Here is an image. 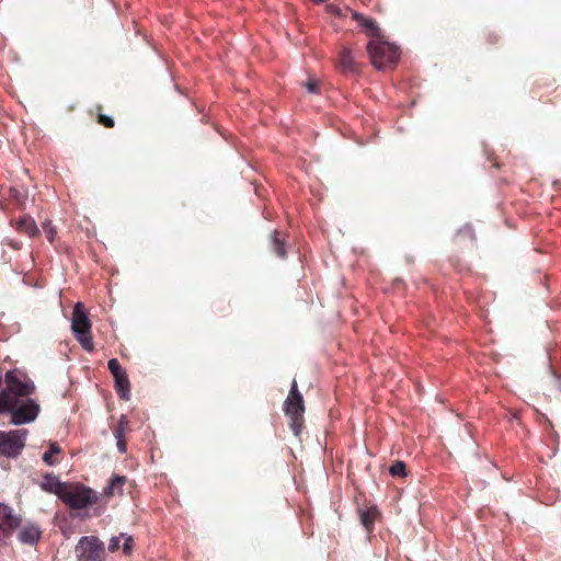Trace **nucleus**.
<instances>
[{
  "instance_id": "f257e3e1",
  "label": "nucleus",
  "mask_w": 561,
  "mask_h": 561,
  "mask_svg": "<svg viewBox=\"0 0 561 561\" xmlns=\"http://www.w3.org/2000/svg\"><path fill=\"white\" fill-rule=\"evenodd\" d=\"M71 330L76 340L80 343L82 348L87 352L94 350L93 336L91 333V321L89 314L84 309V305L78 301L72 310Z\"/></svg>"
},
{
  "instance_id": "f03ea898",
  "label": "nucleus",
  "mask_w": 561,
  "mask_h": 561,
  "mask_svg": "<svg viewBox=\"0 0 561 561\" xmlns=\"http://www.w3.org/2000/svg\"><path fill=\"white\" fill-rule=\"evenodd\" d=\"M60 500L71 510H83L96 503L99 494L83 484L68 483Z\"/></svg>"
},
{
  "instance_id": "7ed1b4c3",
  "label": "nucleus",
  "mask_w": 561,
  "mask_h": 561,
  "mask_svg": "<svg viewBox=\"0 0 561 561\" xmlns=\"http://www.w3.org/2000/svg\"><path fill=\"white\" fill-rule=\"evenodd\" d=\"M367 50L374 67L378 70H382L387 65L396 64L400 57L399 47L381 38L370 41L367 44Z\"/></svg>"
},
{
  "instance_id": "20e7f679",
  "label": "nucleus",
  "mask_w": 561,
  "mask_h": 561,
  "mask_svg": "<svg viewBox=\"0 0 561 561\" xmlns=\"http://www.w3.org/2000/svg\"><path fill=\"white\" fill-rule=\"evenodd\" d=\"M41 411L39 404L31 398H15L12 407H10V423L13 425H24L36 420Z\"/></svg>"
},
{
  "instance_id": "39448f33",
  "label": "nucleus",
  "mask_w": 561,
  "mask_h": 561,
  "mask_svg": "<svg viewBox=\"0 0 561 561\" xmlns=\"http://www.w3.org/2000/svg\"><path fill=\"white\" fill-rule=\"evenodd\" d=\"M27 430L0 431V455L16 458L21 455L27 436Z\"/></svg>"
},
{
  "instance_id": "423d86ee",
  "label": "nucleus",
  "mask_w": 561,
  "mask_h": 561,
  "mask_svg": "<svg viewBox=\"0 0 561 561\" xmlns=\"http://www.w3.org/2000/svg\"><path fill=\"white\" fill-rule=\"evenodd\" d=\"M78 561H102L104 543L95 536H83L75 547Z\"/></svg>"
},
{
  "instance_id": "0eeeda50",
  "label": "nucleus",
  "mask_w": 561,
  "mask_h": 561,
  "mask_svg": "<svg viewBox=\"0 0 561 561\" xmlns=\"http://www.w3.org/2000/svg\"><path fill=\"white\" fill-rule=\"evenodd\" d=\"M21 525V518L13 514V510L0 503V547L7 543L13 531Z\"/></svg>"
},
{
  "instance_id": "6e6552de",
  "label": "nucleus",
  "mask_w": 561,
  "mask_h": 561,
  "mask_svg": "<svg viewBox=\"0 0 561 561\" xmlns=\"http://www.w3.org/2000/svg\"><path fill=\"white\" fill-rule=\"evenodd\" d=\"M8 390L18 397H27L35 391V383L28 377L20 379L14 370L5 374Z\"/></svg>"
},
{
  "instance_id": "1a4fd4ad",
  "label": "nucleus",
  "mask_w": 561,
  "mask_h": 561,
  "mask_svg": "<svg viewBox=\"0 0 561 561\" xmlns=\"http://www.w3.org/2000/svg\"><path fill=\"white\" fill-rule=\"evenodd\" d=\"M68 483L59 480L57 476L53 472H47L43 476V481L41 482V488L43 491L47 493H51L61 497L64 491L67 489Z\"/></svg>"
},
{
  "instance_id": "9d476101",
  "label": "nucleus",
  "mask_w": 561,
  "mask_h": 561,
  "mask_svg": "<svg viewBox=\"0 0 561 561\" xmlns=\"http://www.w3.org/2000/svg\"><path fill=\"white\" fill-rule=\"evenodd\" d=\"M42 537L41 528L35 523L25 524L18 533V539L23 545L34 546Z\"/></svg>"
},
{
  "instance_id": "9b49d317",
  "label": "nucleus",
  "mask_w": 561,
  "mask_h": 561,
  "mask_svg": "<svg viewBox=\"0 0 561 561\" xmlns=\"http://www.w3.org/2000/svg\"><path fill=\"white\" fill-rule=\"evenodd\" d=\"M284 411L288 416H302L305 412L302 396H288L284 403Z\"/></svg>"
},
{
  "instance_id": "f8f14e48",
  "label": "nucleus",
  "mask_w": 561,
  "mask_h": 561,
  "mask_svg": "<svg viewBox=\"0 0 561 561\" xmlns=\"http://www.w3.org/2000/svg\"><path fill=\"white\" fill-rule=\"evenodd\" d=\"M353 19L356 20L362 27H364L371 37H374V41H377L381 38V31L378 26V24L369 18H365L363 14L358 12L353 13Z\"/></svg>"
},
{
  "instance_id": "ddd939ff",
  "label": "nucleus",
  "mask_w": 561,
  "mask_h": 561,
  "mask_svg": "<svg viewBox=\"0 0 561 561\" xmlns=\"http://www.w3.org/2000/svg\"><path fill=\"white\" fill-rule=\"evenodd\" d=\"M114 388L119 399L124 401L130 399V382L127 374L114 378Z\"/></svg>"
},
{
  "instance_id": "4468645a",
  "label": "nucleus",
  "mask_w": 561,
  "mask_h": 561,
  "mask_svg": "<svg viewBox=\"0 0 561 561\" xmlns=\"http://www.w3.org/2000/svg\"><path fill=\"white\" fill-rule=\"evenodd\" d=\"M359 520L363 527L370 533L374 528L375 519L378 515L376 507L358 508Z\"/></svg>"
},
{
  "instance_id": "2eb2a0df",
  "label": "nucleus",
  "mask_w": 561,
  "mask_h": 561,
  "mask_svg": "<svg viewBox=\"0 0 561 561\" xmlns=\"http://www.w3.org/2000/svg\"><path fill=\"white\" fill-rule=\"evenodd\" d=\"M339 66L344 72H355L356 66L354 62L352 50L348 48H344L339 58Z\"/></svg>"
},
{
  "instance_id": "dca6fc26",
  "label": "nucleus",
  "mask_w": 561,
  "mask_h": 561,
  "mask_svg": "<svg viewBox=\"0 0 561 561\" xmlns=\"http://www.w3.org/2000/svg\"><path fill=\"white\" fill-rule=\"evenodd\" d=\"M61 453V448L58 446L56 442H48V449L43 454L42 460L49 467L56 465V461L53 459L54 455H59Z\"/></svg>"
},
{
  "instance_id": "f3484780",
  "label": "nucleus",
  "mask_w": 561,
  "mask_h": 561,
  "mask_svg": "<svg viewBox=\"0 0 561 561\" xmlns=\"http://www.w3.org/2000/svg\"><path fill=\"white\" fill-rule=\"evenodd\" d=\"M125 481H126V478L124 476L113 474L108 479L107 484L104 486L103 493L107 496L113 495L114 490L116 488H122L123 484L125 483Z\"/></svg>"
},
{
  "instance_id": "a211bd4d",
  "label": "nucleus",
  "mask_w": 561,
  "mask_h": 561,
  "mask_svg": "<svg viewBox=\"0 0 561 561\" xmlns=\"http://www.w3.org/2000/svg\"><path fill=\"white\" fill-rule=\"evenodd\" d=\"M18 228L30 237L38 232L35 221L31 217H23L18 221Z\"/></svg>"
},
{
  "instance_id": "6ab92c4d",
  "label": "nucleus",
  "mask_w": 561,
  "mask_h": 561,
  "mask_svg": "<svg viewBox=\"0 0 561 561\" xmlns=\"http://www.w3.org/2000/svg\"><path fill=\"white\" fill-rule=\"evenodd\" d=\"M389 473L392 477H405L407 476V466L401 460L393 461L389 467Z\"/></svg>"
},
{
  "instance_id": "aec40b11",
  "label": "nucleus",
  "mask_w": 561,
  "mask_h": 561,
  "mask_svg": "<svg viewBox=\"0 0 561 561\" xmlns=\"http://www.w3.org/2000/svg\"><path fill=\"white\" fill-rule=\"evenodd\" d=\"M272 245L276 255L280 259L286 257V250L284 243L278 239V232L275 230L272 234Z\"/></svg>"
},
{
  "instance_id": "412c9836",
  "label": "nucleus",
  "mask_w": 561,
  "mask_h": 561,
  "mask_svg": "<svg viewBox=\"0 0 561 561\" xmlns=\"http://www.w3.org/2000/svg\"><path fill=\"white\" fill-rule=\"evenodd\" d=\"M14 399L5 391L0 392V414L4 412L10 413V407H12Z\"/></svg>"
},
{
  "instance_id": "4be33fe9",
  "label": "nucleus",
  "mask_w": 561,
  "mask_h": 561,
  "mask_svg": "<svg viewBox=\"0 0 561 561\" xmlns=\"http://www.w3.org/2000/svg\"><path fill=\"white\" fill-rule=\"evenodd\" d=\"M107 368L115 378L116 376H121L123 374H126V371L123 369L119 360L117 358H111L107 362Z\"/></svg>"
},
{
  "instance_id": "5701e85b",
  "label": "nucleus",
  "mask_w": 561,
  "mask_h": 561,
  "mask_svg": "<svg viewBox=\"0 0 561 561\" xmlns=\"http://www.w3.org/2000/svg\"><path fill=\"white\" fill-rule=\"evenodd\" d=\"M290 417V430L293 431L294 435L298 437L302 430V421L304 416H289Z\"/></svg>"
},
{
  "instance_id": "b1692460",
  "label": "nucleus",
  "mask_w": 561,
  "mask_h": 561,
  "mask_svg": "<svg viewBox=\"0 0 561 561\" xmlns=\"http://www.w3.org/2000/svg\"><path fill=\"white\" fill-rule=\"evenodd\" d=\"M121 537L124 538L123 552L125 554H130L133 551V546H134L133 536L127 535L126 533H121Z\"/></svg>"
},
{
  "instance_id": "393cba45",
  "label": "nucleus",
  "mask_w": 561,
  "mask_h": 561,
  "mask_svg": "<svg viewBox=\"0 0 561 561\" xmlns=\"http://www.w3.org/2000/svg\"><path fill=\"white\" fill-rule=\"evenodd\" d=\"M126 423H127L126 416L122 415L119 421H118V424H117L116 428L114 430V436H115L116 439H119V438L123 437L124 425Z\"/></svg>"
},
{
  "instance_id": "a878e982",
  "label": "nucleus",
  "mask_w": 561,
  "mask_h": 561,
  "mask_svg": "<svg viewBox=\"0 0 561 561\" xmlns=\"http://www.w3.org/2000/svg\"><path fill=\"white\" fill-rule=\"evenodd\" d=\"M98 123L103 125V126H105V127H107V128L114 126L113 117H111L108 115H105V114L99 115Z\"/></svg>"
},
{
  "instance_id": "bb28decb",
  "label": "nucleus",
  "mask_w": 561,
  "mask_h": 561,
  "mask_svg": "<svg viewBox=\"0 0 561 561\" xmlns=\"http://www.w3.org/2000/svg\"><path fill=\"white\" fill-rule=\"evenodd\" d=\"M121 535L119 536H113L111 539H110V542H108V547L107 549L111 551V552H114L116 551L118 548H119V542H121Z\"/></svg>"
},
{
  "instance_id": "cd10ccee",
  "label": "nucleus",
  "mask_w": 561,
  "mask_h": 561,
  "mask_svg": "<svg viewBox=\"0 0 561 561\" xmlns=\"http://www.w3.org/2000/svg\"><path fill=\"white\" fill-rule=\"evenodd\" d=\"M305 87L309 93L316 94L318 93V81L316 79H309Z\"/></svg>"
},
{
  "instance_id": "c85d7f7f",
  "label": "nucleus",
  "mask_w": 561,
  "mask_h": 561,
  "mask_svg": "<svg viewBox=\"0 0 561 561\" xmlns=\"http://www.w3.org/2000/svg\"><path fill=\"white\" fill-rule=\"evenodd\" d=\"M459 233H467L471 240H474V231L471 225H465L461 229L458 231Z\"/></svg>"
},
{
  "instance_id": "c756f323",
  "label": "nucleus",
  "mask_w": 561,
  "mask_h": 561,
  "mask_svg": "<svg viewBox=\"0 0 561 561\" xmlns=\"http://www.w3.org/2000/svg\"><path fill=\"white\" fill-rule=\"evenodd\" d=\"M44 229L46 231V236H47V239L53 242L54 240V233H55V230L50 227L49 224H44Z\"/></svg>"
},
{
  "instance_id": "7c9ffc66",
  "label": "nucleus",
  "mask_w": 561,
  "mask_h": 561,
  "mask_svg": "<svg viewBox=\"0 0 561 561\" xmlns=\"http://www.w3.org/2000/svg\"><path fill=\"white\" fill-rule=\"evenodd\" d=\"M301 396V393L299 392L298 390V385H297V381L296 380H293L291 385H290V390H289V394L288 396Z\"/></svg>"
},
{
  "instance_id": "2f4dec72",
  "label": "nucleus",
  "mask_w": 561,
  "mask_h": 561,
  "mask_svg": "<svg viewBox=\"0 0 561 561\" xmlns=\"http://www.w3.org/2000/svg\"><path fill=\"white\" fill-rule=\"evenodd\" d=\"M116 440H117L116 446H117L118 451H119L121 454L126 453V450H127V445H126V443L123 440V437H122V438H119V439H116Z\"/></svg>"
},
{
  "instance_id": "473e14b6",
  "label": "nucleus",
  "mask_w": 561,
  "mask_h": 561,
  "mask_svg": "<svg viewBox=\"0 0 561 561\" xmlns=\"http://www.w3.org/2000/svg\"><path fill=\"white\" fill-rule=\"evenodd\" d=\"M328 10L336 15H340L341 14V11L339 9H336L334 5H329L328 7Z\"/></svg>"
},
{
  "instance_id": "72a5a7b5",
  "label": "nucleus",
  "mask_w": 561,
  "mask_h": 561,
  "mask_svg": "<svg viewBox=\"0 0 561 561\" xmlns=\"http://www.w3.org/2000/svg\"><path fill=\"white\" fill-rule=\"evenodd\" d=\"M314 3H322L324 0H312Z\"/></svg>"
}]
</instances>
